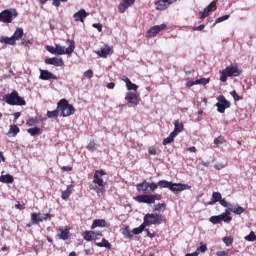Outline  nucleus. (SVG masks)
Wrapping results in <instances>:
<instances>
[{"instance_id": "obj_28", "label": "nucleus", "mask_w": 256, "mask_h": 256, "mask_svg": "<svg viewBox=\"0 0 256 256\" xmlns=\"http://www.w3.org/2000/svg\"><path fill=\"white\" fill-rule=\"evenodd\" d=\"M20 129L17 125H10V129L8 131V137H17L19 135Z\"/></svg>"}, {"instance_id": "obj_58", "label": "nucleus", "mask_w": 256, "mask_h": 256, "mask_svg": "<svg viewBox=\"0 0 256 256\" xmlns=\"http://www.w3.org/2000/svg\"><path fill=\"white\" fill-rule=\"evenodd\" d=\"M214 168L217 170V171H221V169H225V164L223 163H216L214 165Z\"/></svg>"}, {"instance_id": "obj_46", "label": "nucleus", "mask_w": 256, "mask_h": 256, "mask_svg": "<svg viewBox=\"0 0 256 256\" xmlns=\"http://www.w3.org/2000/svg\"><path fill=\"white\" fill-rule=\"evenodd\" d=\"M225 143V137L219 136L214 139V145H223Z\"/></svg>"}, {"instance_id": "obj_24", "label": "nucleus", "mask_w": 256, "mask_h": 256, "mask_svg": "<svg viewBox=\"0 0 256 256\" xmlns=\"http://www.w3.org/2000/svg\"><path fill=\"white\" fill-rule=\"evenodd\" d=\"M220 217V221H224V223H229L233 221V217H231V212L229 209H226L222 214L218 215Z\"/></svg>"}, {"instance_id": "obj_5", "label": "nucleus", "mask_w": 256, "mask_h": 256, "mask_svg": "<svg viewBox=\"0 0 256 256\" xmlns=\"http://www.w3.org/2000/svg\"><path fill=\"white\" fill-rule=\"evenodd\" d=\"M165 221V217L158 213H152V214H146L144 216L143 224L146 227H149L151 225H161Z\"/></svg>"}, {"instance_id": "obj_54", "label": "nucleus", "mask_w": 256, "mask_h": 256, "mask_svg": "<svg viewBox=\"0 0 256 256\" xmlns=\"http://www.w3.org/2000/svg\"><path fill=\"white\" fill-rule=\"evenodd\" d=\"M166 207H167V205H165V203H159L154 206V209H155V211H161V209H165Z\"/></svg>"}, {"instance_id": "obj_34", "label": "nucleus", "mask_w": 256, "mask_h": 256, "mask_svg": "<svg viewBox=\"0 0 256 256\" xmlns=\"http://www.w3.org/2000/svg\"><path fill=\"white\" fill-rule=\"evenodd\" d=\"M96 247H105V249H111V243H109V240L103 238L101 242H96Z\"/></svg>"}, {"instance_id": "obj_26", "label": "nucleus", "mask_w": 256, "mask_h": 256, "mask_svg": "<svg viewBox=\"0 0 256 256\" xmlns=\"http://www.w3.org/2000/svg\"><path fill=\"white\" fill-rule=\"evenodd\" d=\"M31 223H32V225H39V223H43L42 214L41 213H32L31 214Z\"/></svg>"}, {"instance_id": "obj_45", "label": "nucleus", "mask_w": 256, "mask_h": 256, "mask_svg": "<svg viewBox=\"0 0 256 256\" xmlns=\"http://www.w3.org/2000/svg\"><path fill=\"white\" fill-rule=\"evenodd\" d=\"M245 241H249V242L256 241L255 232L251 231L247 236H245Z\"/></svg>"}, {"instance_id": "obj_6", "label": "nucleus", "mask_w": 256, "mask_h": 256, "mask_svg": "<svg viewBox=\"0 0 256 256\" xmlns=\"http://www.w3.org/2000/svg\"><path fill=\"white\" fill-rule=\"evenodd\" d=\"M161 199H163L161 194H144L135 197V201H137V203H146L147 205H153L155 201H161Z\"/></svg>"}, {"instance_id": "obj_30", "label": "nucleus", "mask_w": 256, "mask_h": 256, "mask_svg": "<svg viewBox=\"0 0 256 256\" xmlns=\"http://www.w3.org/2000/svg\"><path fill=\"white\" fill-rule=\"evenodd\" d=\"M105 225H107V222H105L104 219H96L93 221L91 229H97V227H105Z\"/></svg>"}, {"instance_id": "obj_60", "label": "nucleus", "mask_w": 256, "mask_h": 256, "mask_svg": "<svg viewBox=\"0 0 256 256\" xmlns=\"http://www.w3.org/2000/svg\"><path fill=\"white\" fill-rule=\"evenodd\" d=\"M51 220V214L46 213L42 216V221H49Z\"/></svg>"}, {"instance_id": "obj_1", "label": "nucleus", "mask_w": 256, "mask_h": 256, "mask_svg": "<svg viewBox=\"0 0 256 256\" xmlns=\"http://www.w3.org/2000/svg\"><path fill=\"white\" fill-rule=\"evenodd\" d=\"M103 175H107V173H105L104 170H96L94 173L93 181H92L94 185H90V189L92 191H95L98 197H103L106 191Z\"/></svg>"}, {"instance_id": "obj_31", "label": "nucleus", "mask_w": 256, "mask_h": 256, "mask_svg": "<svg viewBox=\"0 0 256 256\" xmlns=\"http://www.w3.org/2000/svg\"><path fill=\"white\" fill-rule=\"evenodd\" d=\"M15 181V178H13V175L6 174L0 176V183H13Z\"/></svg>"}, {"instance_id": "obj_32", "label": "nucleus", "mask_w": 256, "mask_h": 256, "mask_svg": "<svg viewBox=\"0 0 256 256\" xmlns=\"http://www.w3.org/2000/svg\"><path fill=\"white\" fill-rule=\"evenodd\" d=\"M0 43H4L5 45H16L13 37L1 36Z\"/></svg>"}, {"instance_id": "obj_55", "label": "nucleus", "mask_w": 256, "mask_h": 256, "mask_svg": "<svg viewBox=\"0 0 256 256\" xmlns=\"http://www.w3.org/2000/svg\"><path fill=\"white\" fill-rule=\"evenodd\" d=\"M230 95L233 97L234 101H240L241 100V96H239V94H237V91H232L230 93Z\"/></svg>"}, {"instance_id": "obj_9", "label": "nucleus", "mask_w": 256, "mask_h": 256, "mask_svg": "<svg viewBox=\"0 0 256 256\" xmlns=\"http://www.w3.org/2000/svg\"><path fill=\"white\" fill-rule=\"evenodd\" d=\"M17 17V10H3L0 13V22L12 23L13 19Z\"/></svg>"}, {"instance_id": "obj_33", "label": "nucleus", "mask_w": 256, "mask_h": 256, "mask_svg": "<svg viewBox=\"0 0 256 256\" xmlns=\"http://www.w3.org/2000/svg\"><path fill=\"white\" fill-rule=\"evenodd\" d=\"M221 199H223V197L219 192H213L212 201L209 203V205H215V203H219Z\"/></svg>"}, {"instance_id": "obj_21", "label": "nucleus", "mask_w": 256, "mask_h": 256, "mask_svg": "<svg viewBox=\"0 0 256 256\" xmlns=\"http://www.w3.org/2000/svg\"><path fill=\"white\" fill-rule=\"evenodd\" d=\"M215 9H217V2L213 1L206 8H204L200 19H205V17H209V13L211 11H215Z\"/></svg>"}, {"instance_id": "obj_16", "label": "nucleus", "mask_w": 256, "mask_h": 256, "mask_svg": "<svg viewBox=\"0 0 256 256\" xmlns=\"http://www.w3.org/2000/svg\"><path fill=\"white\" fill-rule=\"evenodd\" d=\"M187 189H191V186L187 185V184H183V183H173L170 186V191H172V193H174L175 195H177V193H181V191H185Z\"/></svg>"}, {"instance_id": "obj_14", "label": "nucleus", "mask_w": 256, "mask_h": 256, "mask_svg": "<svg viewBox=\"0 0 256 256\" xmlns=\"http://www.w3.org/2000/svg\"><path fill=\"white\" fill-rule=\"evenodd\" d=\"M177 0H158L155 2L156 11H165L169 8V5H173Z\"/></svg>"}, {"instance_id": "obj_2", "label": "nucleus", "mask_w": 256, "mask_h": 256, "mask_svg": "<svg viewBox=\"0 0 256 256\" xmlns=\"http://www.w3.org/2000/svg\"><path fill=\"white\" fill-rule=\"evenodd\" d=\"M3 101L7 103V105L24 107L27 105L25 98L19 96V92L16 90L12 91L10 94H6L3 96Z\"/></svg>"}, {"instance_id": "obj_39", "label": "nucleus", "mask_w": 256, "mask_h": 256, "mask_svg": "<svg viewBox=\"0 0 256 256\" xmlns=\"http://www.w3.org/2000/svg\"><path fill=\"white\" fill-rule=\"evenodd\" d=\"M175 137L177 136L171 132L169 136L163 140L162 144L169 145V143H173V141H175Z\"/></svg>"}, {"instance_id": "obj_63", "label": "nucleus", "mask_w": 256, "mask_h": 256, "mask_svg": "<svg viewBox=\"0 0 256 256\" xmlns=\"http://www.w3.org/2000/svg\"><path fill=\"white\" fill-rule=\"evenodd\" d=\"M217 256H226V255H229V252L225 251V250H222V251H218L216 253Z\"/></svg>"}, {"instance_id": "obj_7", "label": "nucleus", "mask_w": 256, "mask_h": 256, "mask_svg": "<svg viewBox=\"0 0 256 256\" xmlns=\"http://www.w3.org/2000/svg\"><path fill=\"white\" fill-rule=\"evenodd\" d=\"M136 189L140 193H155L157 191V183L142 181V183L136 184Z\"/></svg>"}, {"instance_id": "obj_47", "label": "nucleus", "mask_w": 256, "mask_h": 256, "mask_svg": "<svg viewBox=\"0 0 256 256\" xmlns=\"http://www.w3.org/2000/svg\"><path fill=\"white\" fill-rule=\"evenodd\" d=\"M148 153L149 155H159V151L157 150V148H155V146L149 147Z\"/></svg>"}, {"instance_id": "obj_10", "label": "nucleus", "mask_w": 256, "mask_h": 256, "mask_svg": "<svg viewBox=\"0 0 256 256\" xmlns=\"http://www.w3.org/2000/svg\"><path fill=\"white\" fill-rule=\"evenodd\" d=\"M217 103H216V107H217V111L218 113H225L226 109H229V107H231V102L228 101L227 98H225L224 95H220L217 98Z\"/></svg>"}, {"instance_id": "obj_64", "label": "nucleus", "mask_w": 256, "mask_h": 256, "mask_svg": "<svg viewBox=\"0 0 256 256\" xmlns=\"http://www.w3.org/2000/svg\"><path fill=\"white\" fill-rule=\"evenodd\" d=\"M194 85H197V83H195V81H188L186 83V87H193Z\"/></svg>"}, {"instance_id": "obj_61", "label": "nucleus", "mask_w": 256, "mask_h": 256, "mask_svg": "<svg viewBox=\"0 0 256 256\" xmlns=\"http://www.w3.org/2000/svg\"><path fill=\"white\" fill-rule=\"evenodd\" d=\"M146 232V237H150V239H153L155 237V234L151 233L149 229L144 230Z\"/></svg>"}, {"instance_id": "obj_57", "label": "nucleus", "mask_w": 256, "mask_h": 256, "mask_svg": "<svg viewBox=\"0 0 256 256\" xmlns=\"http://www.w3.org/2000/svg\"><path fill=\"white\" fill-rule=\"evenodd\" d=\"M84 77L91 79L93 77V70H87L84 72Z\"/></svg>"}, {"instance_id": "obj_8", "label": "nucleus", "mask_w": 256, "mask_h": 256, "mask_svg": "<svg viewBox=\"0 0 256 256\" xmlns=\"http://www.w3.org/2000/svg\"><path fill=\"white\" fill-rule=\"evenodd\" d=\"M68 47L61 46L60 44H56V55H72L73 51H75V41L67 40Z\"/></svg>"}, {"instance_id": "obj_48", "label": "nucleus", "mask_w": 256, "mask_h": 256, "mask_svg": "<svg viewBox=\"0 0 256 256\" xmlns=\"http://www.w3.org/2000/svg\"><path fill=\"white\" fill-rule=\"evenodd\" d=\"M228 19H229V15H224V16L218 17L215 20V25H217V23H223V21H227Z\"/></svg>"}, {"instance_id": "obj_3", "label": "nucleus", "mask_w": 256, "mask_h": 256, "mask_svg": "<svg viewBox=\"0 0 256 256\" xmlns=\"http://www.w3.org/2000/svg\"><path fill=\"white\" fill-rule=\"evenodd\" d=\"M57 109L61 112V117H71V115L75 114V107H73L72 104H69L67 99H61L57 103Z\"/></svg>"}, {"instance_id": "obj_36", "label": "nucleus", "mask_w": 256, "mask_h": 256, "mask_svg": "<svg viewBox=\"0 0 256 256\" xmlns=\"http://www.w3.org/2000/svg\"><path fill=\"white\" fill-rule=\"evenodd\" d=\"M27 132L29 133V135H31V137H36V135H39L41 133V128L39 127L29 128Z\"/></svg>"}, {"instance_id": "obj_29", "label": "nucleus", "mask_w": 256, "mask_h": 256, "mask_svg": "<svg viewBox=\"0 0 256 256\" xmlns=\"http://www.w3.org/2000/svg\"><path fill=\"white\" fill-rule=\"evenodd\" d=\"M157 188L161 187L162 189H169L171 190V185H173V182L167 181V180H159L158 183H156Z\"/></svg>"}, {"instance_id": "obj_13", "label": "nucleus", "mask_w": 256, "mask_h": 256, "mask_svg": "<svg viewBox=\"0 0 256 256\" xmlns=\"http://www.w3.org/2000/svg\"><path fill=\"white\" fill-rule=\"evenodd\" d=\"M101 236H102L101 233L95 232V231H89V230L84 231L82 233L83 240L88 242L97 241V239H99Z\"/></svg>"}, {"instance_id": "obj_50", "label": "nucleus", "mask_w": 256, "mask_h": 256, "mask_svg": "<svg viewBox=\"0 0 256 256\" xmlns=\"http://www.w3.org/2000/svg\"><path fill=\"white\" fill-rule=\"evenodd\" d=\"M220 205H222V207H226L227 209H229L233 204L227 202V200L221 198L220 200Z\"/></svg>"}, {"instance_id": "obj_25", "label": "nucleus", "mask_w": 256, "mask_h": 256, "mask_svg": "<svg viewBox=\"0 0 256 256\" xmlns=\"http://www.w3.org/2000/svg\"><path fill=\"white\" fill-rule=\"evenodd\" d=\"M24 31L23 28H16L15 32L12 35V39L15 44H17V41L23 39Z\"/></svg>"}, {"instance_id": "obj_41", "label": "nucleus", "mask_w": 256, "mask_h": 256, "mask_svg": "<svg viewBox=\"0 0 256 256\" xmlns=\"http://www.w3.org/2000/svg\"><path fill=\"white\" fill-rule=\"evenodd\" d=\"M47 117L49 119H57L59 117V109L54 110V111H48L47 112Z\"/></svg>"}, {"instance_id": "obj_22", "label": "nucleus", "mask_w": 256, "mask_h": 256, "mask_svg": "<svg viewBox=\"0 0 256 256\" xmlns=\"http://www.w3.org/2000/svg\"><path fill=\"white\" fill-rule=\"evenodd\" d=\"M228 211L234 213V215H243V213H245V208L241 207L239 204H232V206L228 208Z\"/></svg>"}, {"instance_id": "obj_20", "label": "nucleus", "mask_w": 256, "mask_h": 256, "mask_svg": "<svg viewBox=\"0 0 256 256\" xmlns=\"http://www.w3.org/2000/svg\"><path fill=\"white\" fill-rule=\"evenodd\" d=\"M45 63L46 65H54V67H63L65 65L63 59L57 57L47 58Z\"/></svg>"}, {"instance_id": "obj_17", "label": "nucleus", "mask_w": 256, "mask_h": 256, "mask_svg": "<svg viewBox=\"0 0 256 256\" xmlns=\"http://www.w3.org/2000/svg\"><path fill=\"white\" fill-rule=\"evenodd\" d=\"M39 71H40L39 79L41 81H49L50 79L57 81L58 79L57 76L52 74L49 70L39 69Z\"/></svg>"}, {"instance_id": "obj_37", "label": "nucleus", "mask_w": 256, "mask_h": 256, "mask_svg": "<svg viewBox=\"0 0 256 256\" xmlns=\"http://www.w3.org/2000/svg\"><path fill=\"white\" fill-rule=\"evenodd\" d=\"M146 227H147V226H145V224L142 223L139 227L134 228V229L132 230V234H133V235H141V233H142L143 231H145Z\"/></svg>"}, {"instance_id": "obj_18", "label": "nucleus", "mask_w": 256, "mask_h": 256, "mask_svg": "<svg viewBox=\"0 0 256 256\" xmlns=\"http://www.w3.org/2000/svg\"><path fill=\"white\" fill-rule=\"evenodd\" d=\"M133 5H135V0H122L118 5V11L119 13H125Z\"/></svg>"}, {"instance_id": "obj_59", "label": "nucleus", "mask_w": 256, "mask_h": 256, "mask_svg": "<svg viewBox=\"0 0 256 256\" xmlns=\"http://www.w3.org/2000/svg\"><path fill=\"white\" fill-rule=\"evenodd\" d=\"M203 29H205V24L193 27L192 31H203Z\"/></svg>"}, {"instance_id": "obj_53", "label": "nucleus", "mask_w": 256, "mask_h": 256, "mask_svg": "<svg viewBox=\"0 0 256 256\" xmlns=\"http://www.w3.org/2000/svg\"><path fill=\"white\" fill-rule=\"evenodd\" d=\"M92 27H94V29H97L99 33L103 31V25L101 23H94L92 24Z\"/></svg>"}, {"instance_id": "obj_35", "label": "nucleus", "mask_w": 256, "mask_h": 256, "mask_svg": "<svg viewBox=\"0 0 256 256\" xmlns=\"http://www.w3.org/2000/svg\"><path fill=\"white\" fill-rule=\"evenodd\" d=\"M122 235L125 237V239H132L133 238V231L129 228V226H126L124 230L122 231Z\"/></svg>"}, {"instance_id": "obj_42", "label": "nucleus", "mask_w": 256, "mask_h": 256, "mask_svg": "<svg viewBox=\"0 0 256 256\" xmlns=\"http://www.w3.org/2000/svg\"><path fill=\"white\" fill-rule=\"evenodd\" d=\"M210 223H212L213 225H219V223H221V218L219 215L216 216H212L209 218Z\"/></svg>"}, {"instance_id": "obj_62", "label": "nucleus", "mask_w": 256, "mask_h": 256, "mask_svg": "<svg viewBox=\"0 0 256 256\" xmlns=\"http://www.w3.org/2000/svg\"><path fill=\"white\" fill-rule=\"evenodd\" d=\"M20 117H21V112H15L13 123H17V119H19Z\"/></svg>"}, {"instance_id": "obj_52", "label": "nucleus", "mask_w": 256, "mask_h": 256, "mask_svg": "<svg viewBox=\"0 0 256 256\" xmlns=\"http://www.w3.org/2000/svg\"><path fill=\"white\" fill-rule=\"evenodd\" d=\"M96 145L97 144H95V140H92V141L89 142V144L87 146V149H89V151H95Z\"/></svg>"}, {"instance_id": "obj_40", "label": "nucleus", "mask_w": 256, "mask_h": 256, "mask_svg": "<svg viewBox=\"0 0 256 256\" xmlns=\"http://www.w3.org/2000/svg\"><path fill=\"white\" fill-rule=\"evenodd\" d=\"M210 81H211L210 78H200V79L195 80V83L197 85L205 86V85H209Z\"/></svg>"}, {"instance_id": "obj_19", "label": "nucleus", "mask_w": 256, "mask_h": 256, "mask_svg": "<svg viewBox=\"0 0 256 256\" xmlns=\"http://www.w3.org/2000/svg\"><path fill=\"white\" fill-rule=\"evenodd\" d=\"M89 17V13L85 9H80L73 15L74 21H80V23H85V19Z\"/></svg>"}, {"instance_id": "obj_11", "label": "nucleus", "mask_w": 256, "mask_h": 256, "mask_svg": "<svg viewBox=\"0 0 256 256\" xmlns=\"http://www.w3.org/2000/svg\"><path fill=\"white\" fill-rule=\"evenodd\" d=\"M125 101H127L129 105H133L134 107H137V105L141 103V97L137 92H127L125 94Z\"/></svg>"}, {"instance_id": "obj_56", "label": "nucleus", "mask_w": 256, "mask_h": 256, "mask_svg": "<svg viewBox=\"0 0 256 256\" xmlns=\"http://www.w3.org/2000/svg\"><path fill=\"white\" fill-rule=\"evenodd\" d=\"M68 0H53L52 5L54 7H59V5H61V3H67Z\"/></svg>"}, {"instance_id": "obj_38", "label": "nucleus", "mask_w": 256, "mask_h": 256, "mask_svg": "<svg viewBox=\"0 0 256 256\" xmlns=\"http://www.w3.org/2000/svg\"><path fill=\"white\" fill-rule=\"evenodd\" d=\"M71 191H73V188L71 186H68L66 190L62 192L61 198L62 199H69L71 196Z\"/></svg>"}, {"instance_id": "obj_27", "label": "nucleus", "mask_w": 256, "mask_h": 256, "mask_svg": "<svg viewBox=\"0 0 256 256\" xmlns=\"http://www.w3.org/2000/svg\"><path fill=\"white\" fill-rule=\"evenodd\" d=\"M60 233L58 234V238L62 241L69 240V228L66 227V229L59 228Z\"/></svg>"}, {"instance_id": "obj_12", "label": "nucleus", "mask_w": 256, "mask_h": 256, "mask_svg": "<svg viewBox=\"0 0 256 256\" xmlns=\"http://www.w3.org/2000/svg\"><path fill=\"white\" fill-rule=\"evenodd\" d=\"M165 29H167V24L155 25L146 32V37L147 38L157 37V35H159L161 31H165Z\"/></svg>"}, {"instance_id": "obj_49", "label": "nucleus", "mask_w": 256, "mask_h": 256, "mask_svg": "<svg viewBox=\"0 0 256 256\" xmlns=\"http://www.w3.org/2000/svg\"><path fill=\"white\" fill-rule=\"evenodd\" d=\"M46 51H48V53H51V55H57L56 46H46Z\"/></svg>"}, {"instance_id": "obj_23", "label": "nucleus", "mask_w": 256, "mask_h": 256, "mask_svg": "<svg viewBox=\"0 0 256 256\" xmlns=\"http://www.w3.org/2000/svg\"><path fill=\"white\" fill-rule=\"evenodd\" d=\"M183 131H184L183 122L176 120L174 122V130L172 131V134H174L177 137V135H179V133H183Z\"/></svg>"}, {"instance_id": "obj_4", "label": "nucleus", "mask_w": 256, "mask_h": 256, "mask_svg": "<svg viewBox=\"0 0 256 256\" xmlns=\"http://www.w3.org/2000/svg\"><path fill=\"white\" fill-rule=\"evenodd\" d=\"M241 75V70L237 66H228L224 70L220 71V81L222 83L227 82L228 77H239Z\"/></svg>"}, {"instance_id": "obj_15", "label": "nucleus", "mask_w": 256, "mask_h": 256, "mask_svg": "<svg viewBox=\"0 0 256 256\" xmlns=\"http://www.w3.org/2000/svg\"><path fill=\"white\" fill-rule=\"evenodd\" d=\"M98 57H102L103 59H107L109 55H113V48L109 45L102 46L98 51H95Z\"/></svg>"}, {"instance_id": "obj_51", "label": "nucleus", "mask_w": 256, "mask_h": 256, "mask_svg": "<svg viewBox=\"0 0 256 256\" xmlns=\"http://www.w3.org/2000/svg\"><path fill=\"white\" fill-rule=\"evenodd\" d=\"M207 251V246L205 244L201 243V245L197 248L196 253H205Z\"/></svg>"}, {"instance_id": "obj_44", "label": "nucleus", "mask_w": 256, "mask_h": 256, "mask_svg": "<svg viewBox=\"0 0 256 256\" xmlns=\"http://www.w3.org/2000/svg\"><path fill=\"white\" fill-rule=\"evenodd\" d=\"M223 243L226 244V247H231V245H233V237H231V236L224 237Z\"/></svg>"}, {"instance_id": "obj_43", "label": "nucleus", "mask_w": 256, "mask_h": 256, "mask_svg": "<svg viewBox=\"0 0 256 256\" xmlns=\"http://www.w3.org/2000/svg\"><path fill=\"white\" fill-rule=\"evenodd\" d=\"M126 89H127V91H137V89H139V86H137V84H134L133 82L130 81L126 85Z\"/></svg>"}]
</instances>
